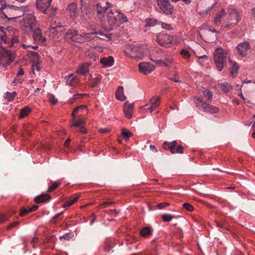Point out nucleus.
<instances>
[{"label": "nucleus", "instance_id": "nucleus-58", "mask_svg": "<svg viewBox=\"0 0 255 255\" xmlns=\"http://www.w3.org/2000/svg\"><path fill=\"white\" fill-rule=\"evenodd\" d=\"M61 27V26L60 25H58V26H55V27H52L50 29L51 30V32L53 34H57V31L56 30V29L57 28V27Z\"/></svg>", "mask_w": 255, "mask_h": 255}, {"label": "nucleus", "instance_id": "nucleus-7", "mask_svg": "<svg viewBox=\"0 0 255 255\" xmlns=\"http://www.w3.org/2000/svg\"><path fill=\"white\" fill-rule=\"evenodd\" d=\"M157 4L160 11L166 14H171L174 11V6L169 2V0H157Z\"/></svg>", "mask_w": 255, "mask_h": 255}, {"label": "nucleus", "instance_id": "nucleus-40", "mask_svg": "<svg viewBox=\"0 0 255 255\" xmlns=\"http://www.w3.org/2000/svg\"><path fill=\"white\" fill-rule=\"evenodd\" d=\"M80 18L82 20H84L85 21H88L90 18V13L84 12L82 10H81V15Z\"/></svg>", "mask_w": 255, "mask_h": 255}, {"label": "nucleus", "instance_id": "nucleus-53", "mask_svg": "<svg viewBox=\"0 0 255 255\" xmlns=\"http://www.w3.org/2000/svg\"><path fill=\"white\" fill-rule=\"evenodd\" d=\"M161 26L163 28L166 30H170L171 29V25L167 23L162 22Z\"/></svg>", "mask_w": 255, "mask_h": 255}, {"label": "nucleus", "instance_id": "nucleus-19", "mask_svg": "<svg viewBox=\"0 0 255 255\" xmlns=\"http://www.w3.org/2000/svg\"><path fill=\"white\" fill-rule=\"evenodd\" d=\"M100 62L104 67H111L114 65V59L112 56L103 57L100 59Z\"/></svg>", "mask_w": 255, "mask_h": 255}, {"label": "nucleus", "instance_id": "nucleus-37", "mask_svg": "<svg viewBox=\"0 0 255 255\" xmlns=\"http://www.w3.org/2000/svg\"><path fill=\"white\" fill-rule=\"evenodd\" d=\"M122 135L123 137L126 140H128L129 137L132 135V133L128 130L125 128H122Z\"/></svg>", "mask_w": 255, "mask_h": 255}, {"label": "nucleus", "instance_id": "nucleus-47", "mask_svg": "<svg viewBox=\"0 0 255 255\" xmlns=\"http://www.w3.org/2000/svg\"><path fill=\"white\" fill-rule=\"evenodd\" d=\"M127 21H128V19H127V17L126 16V15L121 12V13L120 14V20L118 22V25L120 24H122L123 22H126Z\"/></svg>", "mask_w": 255, "mask_h": 255}, {"label": "nucleus", "instance_id": "nucleus-63", "mask_svg": "<svg viewBox=\"0 0 255 255\" xmlns=\"http://www.w3.org/2000/svg\"><path fill=\"white\" fill-rule=\"evenodd\" d=\"M24 74V71L22 68H20L16 74L17 76H22Z\"/></svg>", "mask_w": 255, "mask_h": 255}, {"label": "nucleus", "instance_id": "nucleus-48", "mask_svg": "<svg viewBox=\"0 0 255 255\" xmlns=\"http://www.w3.org/2000/svg\"><path fill=\"white\" fill-rule=\"evenodd\" d=\"M180 54L185 59H188L190 56V55L188 50L185 49H182L180 52Z\"/></svg>", "mask_w": 255, "mask_h": 255}, {"label": "nucleus", "instance_id": "nucleus-51", "mask_svg": "<svg viewBox=\"0 0 255 255\" xmlns=\"http://www.w3.org/2000/svg\"><path fill=\"white\" fill-rule=\"evenodd\" d=\"M168 205H169V204L168 203L163 202V203H159V204H157V208L158 209L160 210V209H162L164 208H166Z\"/></svg>", "mask_w": 255, "mask_h": 255}, {"label": "nucleus", "instance_id": "nucleus-61", "mask_svg": "<svg viewBox=\"0 0 255 255\" xmlns=\"http://www.w3.org/2000/svg\"><path fill=\"white\" fill-rule=\"evenodd\" d=\"M216 2H214L211 6H209L207 9H206L205 11L206 13L209 12V11L216 5Z\"/></svg>", "mask_w": 255, "mask_h": 255}, {"label": "nucleus", "instance_id": "nucleus-11", "mask_svg": "<svg viewBox=\"0 0 255 255\" xmlns=\"http://www.w3.org/2000/svg\"><path fill=\"white\" fill-rule=\"evenodd\" d=\"M139 71L144 75L150 73L154 69V67L150 63L147 62L140 63L138 64Z\"/></svg>", "mask_w": 255, "mask_h": 255}, {"label": "nucleus", "instance_id": "nucleus-57", "mask_svg": "<svg viewBox=\"0 0 255 255\" xmlns=\"http://www.w3.org/2000/svg\"><path fill=\"white\" fill-rule=\"evenodd\" d=\"M86 106H78L76 108H75L74 109V110H73L74 113H78V112L79 111L80 109H86Z\"/></svg>", "mask_w": 255, "mask_h": 255}, {"label": "nucleus", "instance_id": "nucleus-38", "mask_svg": "<svg viewBox=\"0 0 255 255\" xmlns=\"http://www.w3.org/2000/svg\"><path fill=\"white\" fill-rule=\"evenodd\" d=\"M151 232L148 227H144L140 231V235L142 237H146L151 234Z\"/></svg>", "mask_w": 255, "mask_h": 255}, {"label": "nucleus", "instance_id": "nucleus-52", "mask_svg": "<svg viewBox=\"0 0 255 255\" xmlns=\"http://www.w3.org/2000/svg\"><path fill=\"white\" fill-rule=\"evenodd\" d=\"M113 13L115 15V18L116 19V21L118 23L119 20H120V14L121 12L118 11H113Z\"/></svg>", "mask_w": 255, "mask_h": 255}, {"label": "nucleus", "instance_id": "nucleus-41", "mask_svg": "<svg viewBox=\"0 0 255 255\" xmlns=\"http://www.w3.org/2000/svg\"><path fill=\"white\" fill-rule=\"evenodd\" d=\"M5 94L6 96L4 98L7 99L8 101H11L15 98L16 93V92H13L12 93L7 92Z\"/></svg>", "mask_w": 255, "mask_h": 255}, {"label": "nucleus", "instance_id": "nucleus-5", "mask_svg": "<svg viewBox=\"0 0 255 255\" xmlns=\"http://www.w3.org/2000/svg\"><path fill=\"white\" fill-rule=\"evenodd\" d=\"M162 147L165 150H169L172 154H182L184 151L183 147L177 144L176 140L172 142L164 141Z\"/></svg>", "mask_w": 255, "mask_h": 255}, {"label": "nucleus", "instance_id": "nucleus-18", "mask_svg": "<svg viewBox=\"0 0 255 255\" xmlns=\"http://www.w3.org/2000/svg\"><path fill=\"white\" fill-rule=\"evenodd\" d=\"M127 50H131V55L132 57L134 58L138 57V53H141L142 49L140 46H137L134 45H130L128 46Z\"/></svg>", "mask_w": 255, "mask_h": 255}, {"label": "nucleus", "instance_id": "nucleus-16", "mask_svg": "<svg viewBox=\"0 0 255 255\" xmlns=\"http://www.w3.org/2000/svg\"><path fill=\"white\" fill-rule=\"evenodd\" d=\"M31 31L33 32V37L34 40L42 43L46 41V38L42 35L40 30L38 27H37L35 30H32Z\"/></svg>", "mask_w": 255, "mask_h": 255}, {"label": "nucleus", "instance_id": "nucleus-54", "mask_svg": "<svg viewBox=\"0 0 255 255\" xmlns=\"http://www.w3.org/2000/svg\"><path fill=\"white\" fill-rule=\"evenodd\" d=\"M221 18H222V17H221L220 15H218L217 14L214 19L215 24L218 25L221 20Z\"/></svg>", "mask_w": 255, "mask_h": 255}, {"label": "nucleus", "instance_id": "nucleus-45", "mask_svg": "<svg viewBox=\"0 0 255 255\" xmlns=\"http://www.w3.org/2000/svg\"><path fill=\"white\" fill-rule=\"evenodd\" d=\"M101 82V78L98 77H96L91 81V85L92 87H94Z\"/></svg>", "mask_w": 255, "mask_h": 255}, {"label": "nucleus", "instance_id": "nucleus-8", "mask_svg": "<svg viewBox=\"0 0 255 255\" xmlns=\"http://www.w3.org/2000/svg\"><path fill=\"white\" fill-rule=\"evenodd\" d=\"M23 25L31 31L35 30L38 27L36 17L33 14H27L24 16L23 18Z\"/></svg>", "mask_w": 255, "mask_h": 255}, {"label": "nucleus", "instance_id": "nucleus-26", "mask_svg": "<svg viewBox=\"0 0 255 255\" xmlns=\"http://www.w3.org/2000/svg\"><path fill=\"white\" fill-rule=\"evenodd\" d=\"M149 58H150V60H151L153 62L157 64L158 65H163V66H164L165 67H167L169 66V65L167 63H166V62L163 61L162 60L157 59L155 58L154 57L153 53L152 54H150Z\"/></svg>", "mask_w": 255, "mask_h": 255}, {"label": "nucleus", "instance_id": "nucleus-36", "mask_svg": "<svg viewBox=\"0 0 255 255\" xmlns=\"http://www.w3.org/2000/svg\"><path fill=\"white\" fill-rule=\"evenodd\" d=\"M96 34L97 37L100 39H104L106 38H111V34H104L102 31H98L96 32Z\"/></svg>", "mask_w": 255, "mask_h": 255}, {"label": "nucleus", "instance_id": "nucleus-55", "mask_svg": "<svg viewBox=\"0 0 255 255\" xmlns=\"http://www.w3.org/2000/svg\"><path fill=\"white\" fill-rule=\"evenodd\" d=\"M19 224V222L18 221H16L11 223L8 227V229H11L13 227H16Z\"/></svg>", "mask_w": 255, "mask_h": 255}, {"label": "nucleus", "instance_id": "nucleus-15", "mask_svg": "<svg viewBox=\"0 0 255 255\" xmlns=\"http://www.w3.org/2000/svg\"><path fill=\"white\" fill-rule=\"evenodd\" d=\"M133 107V104H129L128 102L125 103L123 111L125 116L127 118L131 119L132 118V113Z\"/></svg>", "mask_w": 255, "mask_h": 255}, {"label": "nucleus", "instance_id": "nucleus-13", "mask_svg": "<svg viewBox=\"0 0 255 255\" xmlns=\"http://www.w3.org/2000/svg\"><path fill=\"white\" fill-rule=\"evenodd\" d=\"M250 46L248 42L240 43L237 46V49L239 54L243 56L247 55L248 51L250 49Z\"/></svg>", "mask_w": 255, "mask_h": 255}, {"label": "nucleus", "instance_id": "nucleus-31", "mask_svg": "<svg viewBox=\"0 0 255 255\" xmlns=\"http://www.w3.org/2000/svg\"><path fill=\"white\" fill-rule=\"evenodd\" d=\"M194 102L197 107L201 111H203V108H205L206 102H204L199 98L197 99Z\"/></svg>", "mask_w": 255, "mask_h": 255}, {"label": "nucleus", "instance_id": "nucleus-44", "mask_svg": "<svg viewBox=\"0 0 255 255\" xmlns=\"http://www.w3.org/2000/svg\"><path fill=\"white\" fill-rule=\"evenodd\" d=\"M84 124H85V121L84 120L78 119L77 121H75L74 123L72 124L70 127L71 128L73 127H79Z\"/></svg>", "mask_w": 255, "mask_h": 255}, {"label": "nucleus", "instance_id": "nucleus-17", "mask_svg": "<svg viewBox=\"0 0 255 255\" xmlns=\"http://www.w3.org/2000/svg\"><path fill=\"white\" fill-rule=\"evenodd\" d=\"M68 9L70 13L71 17L75 18L78 16V9L77 3L75 2L70 3L68 5Z\"/></svg>", "mask_w": 255, "mask_h": 255}, {"label": "nucleus", "instance_id": "nucleus-22", "mask_svg": "<svg viewBox=\"0 0 255 255\" xmlns=\"http://www.w3.org/2000/svg\"><path fill=\"white\" fill-rule=\"evenodd\" d=\"M116 98L121 101H124L126 99V97L124 94V88L122 86H119L116 92Z\"/></svg>", "mask_w": 255, "mask_h": 255}, {"label": "nucleus", "instance_id": "nucleus-42", "mask_svg": "<svg viewBox=\"0 0 255 255\" xmlns=\"http://www.w3.org/2000/svg\"><path fill=\"white\" fill-rule=\"evenodd\" d=\"M175 217L174 216L170 214H163L162 215V219L165 222H168Z\"/></svg>", "mask_w": 255, "mask_h": 255}, {"label": "nucleus", "instance_id": "nucleus-62", "mask_svg": "<svg viewBox=\"0 0 255 255\" xmlns=\"http://www.w3.org/2000/svg\"><path fill=\"white\" fill-rule=\"evenodd\" d=\"M77 131H80L81 132L86 133L87 132V129L83 127H80L79 130H77Z\"/></svg>", "mask_w": 255, "mask_h": 255}, {"label": "nucleus", "instance_id": "nucleus-9", "mask_svg": "<svg viewBox=\"0 0 255 255\" xmlns=\"http://www.w3.org/2000/svg\"><path fill=\"white\" fill-rule=\"evenodd\" d=\"M155 37V41L163 47L169 46V45L171 43L173 39L172 36L167 34L163 33L156 35Z\"/></svg>", "mask_w": 255, "mask_h": 255}, {"label": "nucleus", "instance_id": "nucleus-24", "mask_svg": "<svg viewBox=\"0 0 255 255\" xmlns=\"http://www.w3.org/2000/svg\"><path fill=\"white\" fill-rule=\"evenodd\" d=\"M90 65L91 64L89 63L83 64L77 70V72L81 75H85L86 73H88L89 67Z\"/></svg>", "mask_w": 255, "mask_h": 255}, {"label": "nucleus", "instance_id": "nucleus-4", "mask_svg": "<svg viewBox=\"0 0 255 255\" xmlns=\"http://www.w3.org/2000/svg\"><path fill=\"white\" fill-rule=\"evenodd\" d=\"M15 58V52L7 49L2 46L0 47V62L3 65H9Z\"/></svg>", "mask_w": 255, "mask_h": 255}, {"label": "nucleus", "instance_id": "nucleus-27", "mask_svg": "<svg viewBox=\"0 0 255 255\" xmlns=\"http://www.w3.org/2000/svg\"><path fill=\"white\" fill-rule=\"evenodd\" d=\"M66 80V83L70 86H73L75 83H77L78 79L76 76H74L72 74L68 75L65 77Z\"/></svg>", "mask_w": 255, "mask_h": 255}, {"label": "nucleus", "instance_id": "nucleus-3", "mask_svg": "<svg viewBox=\"0 0 255 255\" xmlns=\"http://www.w3.org/2000/svg\"><path fill=\"white\" fill-rule=\"evenodd\" d=\"M227 52L221 47L216 48L214 53V60L217 70L221 71L227 61Z\"/></svg>", "mask_w": 255, "mask_h": 255}, {"label": "nucleus", "instance_id": "nucleus-6", "mask_svg": "<svg viewBox=\"0 0 255 255\" xmlns=\"http://www.w3.org/2000/svg\"><path fill=\"white\" fill-rule=\"evenodd\" d=\"M66 35L67 38L70 39L72 41L79 43L84 42L85 37H88L87 34H79L76 29H70L66 32Z\"/></svg>", "mask_w": 255, "mask_h": 255}, {"label": "nucleus", "instance_id": "nucleus-59", "mask_svg": "<svg viewBox=\"0 0 255 255\" xmlns=\"http://www.w3.org/2000/svg\"><path fill=\"white\" fill-rule=\"evenodd\" d=\"M216 225H217V226L218 228H225L226 229H227L226 228V227L225 226V224L224 223H220L219 222H216Z\"/></svg>", "mask_w": 255, "mask_h": 255}, {"label": "nucleus", "instance_id": "nucleus-28", "mask_svg": "<svg viewBox=\"0 0 255 255\" xmlns=\"http://www.w3.org/2000/svg\"><path fill=\"white\" fill-rule=\"evenodd\" d=\"M220 88L222 91L225 93L230 92L233 89L232 86L227 82H223V83H221Z\"/></svg>", "mask_w": 255, "mask_h": 255}, {"label": "nucleus", "instance_id": "nucleus-50", "mask_svg": "<svg viewBox=\"0 0 255 255\" xmlns=\"http://www.w3.org/2000/svg\"><path fill=\"white\" fill-rule=\"evenodd\" d=\"M73 236V235H72V233H67L61 236L60 238L64 239L66 240L69 241L72 238Z\"/></svg>", "mask_w": 255, "mask_h": 255}, {"label": "nucleus", "instance_id": "nucleus-32", "mask_svg": "<svg viewBox=\"0 0 255 255\" xmlns=\"http://www.w3.org/2000/svg\"><path fill=\"white\" fill-rule=\"evenodd\" d=\"M96 8L98 14H101L106 12L108 9V7L102 6L100 3H97L96 5Z\"/></svg>", "mask_w": 255, "mask_h": 255}, {"label": "nucleus", "instance_id": "nucleus-14", "mask_svg": "<svg viewBox=\"0 0 255 255\" xmlns=\"http://www.w3.org/2000/svg\"><path fill=\"white\" fill-rule=\"evenodd\" d=\"M12 34L11 32L8 31V33L7 31L4 30V28L2 26H0V39L3 41L4 44H8L10 40V36H11Z\"/></svg>", "mask_w": 255, "mask_h": 255}, {"label": "nucleus", "instance_id": "nucleus-39", "mask_svg": "<svg viewBox=\"0 0 255 255\" xmlns=\"http://www.w3.org/2000/svg\"><path fill=\"white\" fill-rule=\"evenodd\" d=\"M60 182L58 183V182H51V185L49 186V187L47 189V192H51L53 191L54 190L57 188L59 187V186L60 185Z\"/></svg>", "mask_w": 255, "mask_h": 255}, {"label": "nucleus", "instance_id": "nucleus-23", "mask_svg": "<svg viewBox=\"0 0 255 255\" xmlns=\"http://www.w3.org/2000/svg\"><path fill=\"white\" fill-rule=\"evenodd\" d=\"M10 29L11 30V32H12V33H11V34L12 35L11 36H10L9 42L8 44H7L8 45V47H12L14 45V43H18L19 41L18 38L17 37V36L16 35H15V30L12 29V28H10Z\"/></svg>", "mask_w": 255, "mask_h": 255}, {"label": "nucleus", "instance_id": "nucleus-12", "mask_svg": "<svg viewBox=\"0 0 255 255\" xmlns=\"http://www.w3.org/2000/svg\"><path fill=\"white\" fill-rule=\"evenodd\" d=\"M52 0H36L37 8L40 11L45 13L46 10L49 7Z\"/></svg>", "mask_w": 255, "mask_h": 255}, {"label": "nucleus", "instance_id": "nucleus-35", "mask_svg": "<svg viewBox=\"0 0 255 255\" xmlns=\"http://www.w3.org/2000/svg\"><path fill=\"white\" fill-rule=\"evenodd\" d=\"M157 20L154 18L146 19L145 26L148 27H152L154 26L157 23Z\"/></svg>", "mask_w": 255, "mask_h": 255}, {"label": "nucleus", "instance_id": "nucleus-10", "mask_svg": "<svg viewBox=\"0 0 255 255\" xmlns=\"http://www.w3.org/2000/svg\"><path fill=\"white\" fill-rule=\"evenodd\" d=\"M160 104V98L159 97L151 98L148 103L144 107H146L144 110L146 112L151 114L152 112L157 108Z\"/></svg>", "mask_w": 255, "mask_h": 255}, {"label": "nucleus", "instance_id": "nucleus-30", "mask_svg": "<svg viewBox=\"0 0 255 255\" xmlns=\"http://www.w3.org/2000/svg\"><path fill=\"white\" fill-rule=\"evenodd\" d=\"M79 196H77L75 197H73L72 199H70L68 201H67L63 205L62 207L64 208L69 207L72 204H73L75 202H76L79 199Z\"/></svg>", "mask_w": 255, "mask_h": 255}, {"label": "nucleus", "instance_id": "nucleus-2", "mask_svg": "<svg viewBox=\"0 0 255 255\" xmlns=\"http://www.w3.org/2000/svg\"><path fill=\"white\" fill-rule=\"evenodd\" d=\"M227 14L228 19L226 22L228 24L224 26V28L229 29L237 25L241 20V16L240 12L237 9L233 8H228Z\"/></svg>", "mask_w": 255, "mask_h": 255}, {"label": "nucleus", "instance_id": "nucleus-29", "mask_svg": "<svg viewBox=\"0 0 255 255\" xmlns=\"http://www.w3.org/2000/svg\"><path fill=\"white\" fill-rule=\"evenodd\" d=\"M231 63V74L232 76L236 75L238 72L239 67L236 62L230 61Z\"/></svg>", "mask_w": 255, "mask_h": 255}, {"label": "nucleus", "instance_id": "nucleus-64", "mask_svg": "<svg viewBox=\"0 0 255 255\" xmlns=\"http://www.w3.org/2000/svg\"><path fill=\"white\" fill-rule=\"evenodd\" d=\"M109 131V129L108 128H101L99 129V132L101 133H106Z\"/></svg>", "mask_w": 255, "mask_h": 255}, {"label": "nucleus", "instance_id": "nucleus-20", "mask_svg": "<svg viewBox=\"0 0 255 255\" xmlns=\"http://www.w3.org/2000/svg\"><path fill=\"white\" fill-rule=\"evenodd\" d=\"M107 21L110 25L111 29L114 25H118V23L116 21V19L115 18V15L113 13V10H111L107 14Z\"/></svg>", "mask_w": 255, "mask_h": 255}, {"label": "nucleus", "instance_id": "nucleus-21", "mask_svg": "<svg viewBox=\"0 0 255 255\" xmlns=\"http://www.w3.org/2000/svg\"><path fill=\"white\" fill-rule=\"evenodd\" d=\"M51 199V196L47 194H41L36 197H35L34 200L35 203L39 204Z\"/></svg>", "mask_w": 255, "mask_h": 255}, {"label": "nucleus", "instance_id": "nucleus-43", "mask_svg": "<svg viewBox=\"0 0 255 255\" xmlns=\"http://www.w3.org/2000/svg\"><path fill=\"white\" fill-rule=\"evenodd\" d=\"M30 212H31V210L30 209L29 207L22 208L20 211V216L21 217H23Z\"/></svg>", "mask_w": 255, "mask_h": 255}, {"label": "nucleus", "instance_id": "nucleus-46", "mask_svg": "<svg viewBox=\"0 0 255 255\" xmlns=\"http://www.w3.org/2000/svg\"><path fill=\"white\" fill-rule=\"evenodd\" d=\"M48 98L49 102L53 105H56L57 103V99L52 94H48Z\"/></svg>", "mask_w": 255, "mask_h": 255}, {"label": "nucleus", "instance_id": "nucleus-1", "mask_svg": "<svg viewBox=\"0 0 255 255\" xmlns=\"http://www.w3.org/2000/svg\"><path fill=\"white\" fill-rule=\"evenodd\" d=\"M1 7L0 8L2 14L3 15V17L8 20L16 19L21 15H18L16 14V11L20 9L21 11L24 10V7L23 6L15 7L14 5H10L6 4L5 1L3 0L0 1Z\"/></svg>", "mask_w": 255, "mask_h": 255}, {"label": "nucleus", "instance_id": "nucleus-56", "mask_svg": "<svg viewBox=\"0 0 255 255\" xmlns=\"http://www.w3.org/2000/svg\"><path fill=\"white\" fill-rule=\"evenodd\" d=\"M32 71L34 74H35V73H34L35 70H36L37 71H39L40 70V66L37 64L35 65H33L32 67Z\"/></svg>", "mask_w": 255, "mask_h": 255}, {"label": "nucleus", "instance_id": "nucleus-25", "mask_svg": "<svg viewBox=\"0 0 255 255\" xmlns=\"http://www.w3.org/2000/svg\"><path fill=\"white\" fill-rule=\"evenodd\" d=\"M219 110L216 107H214L206 103L205 108H203V112H208L211 114H215L218 113Z\"/></svg>", "mask_w": 255, "mask_h": 255}, {"label": "nucleus", "instance_id": "nucleus-33", "mask_svg": "<svg viewBox=\"0 0 255 255\" xmlns=\"http://www.w3.org/2000/svg\"><path fill=\"white\" fill-rule=\"evenodd\" d=\"M31 109L29 107H26L24 108L20 111L19 118L21 119L26 116L31 112Z\"/></svg>", "mask_w": 255, "mask_h": 255}, {"label": "nucleus", "instance_id": "nucleus-60", "mask_svg": "<svg viewBox=\"0 0 255 255\" xmlns=\"http://www.w3.org/2000/svg\"><path fill=\"white\" fill-rule=\"evenodd\" d=\"M113 202H105L101 204V206H103L104 208L107 207L108 205L113 204Z\"/></svg>", "mask_w": 255, "mask_h": 255}, {"label": "nucleus", "instance_id": "nucleus-49", "mask_svg": "<svg viewBox=\"0 0 255 255\" xmlns=\"http://www.w3.org/2000/svg\"><path fill=\"white\" fill-rule=\"evenodd\" d=\"M183 207L186 210H187L189 212H191L194 210V207L191 205H190L187 203H184L183 204Z\"/></svg>", "mask_w": 255, "mask_h": 255}, {"label": "nucleus", "instance_id": "nucleus-34", "mask_svg": "<svg viewBox=\"0 0 255 255\" xmlns=\"http://www.w3.org/2000/svg\"><path fill=\"white\" fill-rule=\"evenodd\" d=\"M204 96L205 98H207V102H210L212 99L213 94L209 90H204L203 92Z\"/></svg>", "mask_w": 255, "mask_h": 255}]
</instances>
